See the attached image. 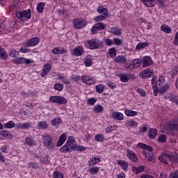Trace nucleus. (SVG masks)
<instances>
[{
  "label": "nucleus",
  "mask_w": 178,
  "mask_h": 178,
  "mask_svg": "<svg viewBox=\"0 0 178 178\" xmlns=\"http://www.w3.org/2000/svg\"><path fill=\"white\" fill-rule=\"evenodd\" d=\"M77 143L73 138H68L65 145L60 148V152L63 154H67V152H72L74 149H76Z\"/></svg>",
  "instance_id": "f257e3e1"
},
{
  "label": "nucleus",
  "mask_w": 178,
  "mask_h": 178,
  "mask_svg": "<svg viewBox=\"0 0 178 178\" xmlns=\"http://www.w3.org/2000/svg\"><path fill=\"white\" fill-rule=\"evenodd\" d=\"M42 140L43 147L44 148H47V149H54V147H55V143L52 140V137L48 134L42 135Z\"/></svg>",
  "instance_id": "f03ea898"
},
{
  "label": "nucleus",
  "mask_w": 178,
  "mask_h": 178,
  "mask_svg": "<svg viewBox=\"0 0 178 178\" xmlns=\"http://www.w3.org/2000/svg\"><path fill=\"white\" fill-rule=\"evenodd\" d=\"M84 45L88 49H98L101 47V40L98 38H92L86 40Z\"/></svg>",
  "instance_id": "7ed1b4c3"
},
{
  "label": "nucleus",
  "mask_w": 178,
  "mask_h": 178,
  "mask_svg": "<svg viewBox=\"0 0 178 178\" xmlns=\"http://www.w3.org/2000/svg\"><path fill=\"white\" fill-rule=\"evenodd\" d=\"M16 17L21 22H26L27 19H31V10H24L16 13Z\"/></svg>",
  "instance_id": "20e7f679"
},
{
  "label": "nucleus",
  "mask_w": 178,
  "mask_h": 178,
  "mask_svg": "<svg viewBox=\"0 0 178 178\" xmlns=\"http://www.w3.org/2000/svg\"><path fill=\"white\" fill-rule=\"evenodd\" d=\"M49 101L52 102V104H60V105L67 104V99L62 96H51Z\"/></svg>",
  "instance_id": "39448f33"
},
{
  "label": "nucleus",
  "mask_w": 178,
  "mask_h": 178,
  "mask_svg": "<svg viewBox=\"0 0 178 178\" xmlns=\"http://www.w3.org/2000/svg\"><path fill=\"white\" fill-rule=\"evenodd\" d=\"M72 23L74 29H76L77 30H80V29H83V27H86V26H87V20L83 19H74Z\"/></svg>",
  "instance_id": "423d86ee"
},
{
  "label": "nucleus",
  "mask_w": 178,
  "mask_h": 178,
  "mask_svg": "<svg viewBox=\"0 0 178 178\" xmlns=\"http://www.w3.org/2000/svg\"><path fill=\"white\" fill-rule=\"evenodd\" d=\"M144 156L149 161V162H152L153 163H155L156 159L155 157V155L152 154V152H148L145 150L143 151Z\"/></svg>",
  "instance_id": "0eeeda50"
},
{
  "label": "nucleus",
  "mask_w": 178,
  "mask_h": 178,
  "mask_svg": "<svg viewBox=\"0 0 178 178\" xmlns=\"http://www.w3.org/2000/svg\"><path fill=\"white\" fill-rule=\"evenodd\" d=\"M111 118L112 119H114V120L122 121L123 120V119H124V115H123V113L119 111H113L111 113Z\"/></svg>",
  "instance_id": "6e6552de"
},
{
  "label": "nucleus",
  "mask_w": 178,
  "mask_h": 178,
  "mask_svg": "<svg viewBox=\"0 0 178 178\" xmlns=\"http://www.w3.org/2000/svg\"><path fill=\"white\" fill-rule=\"evenodd\" d=\"M127 155L129 159H130V161H132V162H135V163L138 162V159L137 158V155L132 150L128 149L127 151Z\"/></svg>",
  "instance_id": "1a4fd4ad"
},
{
  "label": "nucleus",
  "mask_w": 178,
  "mask_h": 178,
  "mask_svg": "<svg viewBox=\"0 0 178 178\" xmlns=\"http://www.w3.org/2000/svg\"><path fill=\"white\" fill-rule=\"evenodd\" d=\"M82 81L85 84H90V85L95 84V80L94 79V78L90 76H86V75L82 76Z\"/></svg>",
  "instance_id": "9d476101"
},
{
  "label": "nucleus",
  "mask_w": 178,
  "mask_h": 178,
  "mask_svg": "<svg viewBox=\"0 0 178 178\" xmlns=\"http://www.w3.org/2000/svg\"><path fill=\"white\" fill-rule=\"evenodd\" d=\"M52 69V67L51 66V64H46L44 65L43 69L40 73L41 77H45L49 72H51V70Z\"/></svg>",
  "instance_id": "9b49d317"
},
{
  "label": "nucleus",
  "mask_w": 178,
  "mask_h": 178,
  "mask_svg": "<svg viewBox=\"0 0 178 178\" xmlns=\"http://www.w3.org/2000/svg\"><path fill=\"white\" fill-rule=\"evenodd\" d=\"M154 74V71L152 70H144L140 74V76H142L143 79H149L151 76Z\"/></svg>",
  "instance_id": "f8f14e48"
},
{
  "label": "nucleus",
  "mask_w": 178,
  "mask_h": 178,
  "mask_svg": "<svg viewBox=\"0 0 178 178\" xmlns=\"http://www.w3.org/2000/svg\"><path fill=\"white\" fill-rule=\"evenodd\" d=\"M137 148H141L142 149H143V151H148L147 152H152V147L149 145H147L145 143H139L137 144L136 145Z\"/></svg>",
  "instance_id": "ddd939ff"
},
{
  "label": "nucleus",
  "mask_w": 178,
  "mask_h": 178,
  "mask_svg": "<svg viewBox=\"0 0 178 178\" xmlns=\"http://www.w3.org/2000/svg\"><path fill=\"white\" fill-rule=\"evenodd\" d=\"M83 53L84 49L81 46H77L72 51L73 55H74L75 56H81V55H83Z\"/></svg>",
  "instance_id": "4468645a"
},
{
  "label": "nucleus",
  "mask_w": 178,
  "mask_h": 178,
  "mask_svg": "<svg viewBox=\"0 0 178 178\" xmlns=\"http://www.w3.org/2000/svg\"><path fill=\"white\" fill-rule=\"evenodd\" d=\"M159 159L165 165L169 164V153H163L159 157Z\"/></svg>",
  "instance_id": "2eb2a0df"
},
{
  "label": "nucleus",
  "mask_w": 178,
  "mask_h": 178,
  "mask_svg": "<svg viewBox=\"0 0 178 178\" xmlns=\"http://www.w3.org/2000/svg\"><path fill=\"white\" fill-rule=\"evenodd\" d=\"M51 54L54 55H60L61 54H67V51L63 47H55L52 49Z\"/></svg>",
  "instance_id": "dca6fc26"
},
{
  "label": "nucleus",
  "mask_w": 178,
  "mask_h": 178,
  "mask_svg": "<svg viewBox=\"0 0 178 178\" xmlns=\"http://www.w3.org/2000/svg\"><path fill=\"white\" fill-rule=\"evenodd\" d=\"M40 42V38H32L28 42H26V44L28 47H35V45H38V43Z\"/></svg>",
  "instance_id": "f3484780"
},
{
  "label": "nucleus",
  "mask_w": 178,
  "mask_h": 178,
  "mask_svg": "<svg viewBox=\"0 0 178 178\" xmlns=\"http://www.w3.org/2000/svg\"><path fill=\"white\" fill-rule=\"evenodd\" d=\"M152 65V58L150 56H145L143 58V67H147V66H151Z\"/></svg>",
  "instance_id": "a211bd4d"
},
{
  "label": "nucleus",
  "mask_w": 178,
  "mask_h": 178,
  "mask_svg": "<svg viewBox=\"0 0 178 178\" xmlns=\"http://www.w3.org/2000/svg\"><path fill=\"white\" fill-rule=\"evenodd\" d=\"M97 12L99 13V15H104V16H106V17H109V11L108 10V8H105L102 6L97 8Z\"/></svg>",
  "instance_id": "6ab92c4d"
},
{
  "label": "nucleus",
  "mask_w": 178,
  "mask_h": 178,
  "mask_svg": "<svg viewBox=\"0 0 178 178\" xmlns=\"http://www.w3.org/2000/svg\"><path fill=\"white\" fill-rule=\"evenodd\" d=\"M17 129H22L23 130H27V129H30L31 127V122H23L21 124H17L16 125Z\"/></svg>",
  "instance_id": "aec40b11"
},
{
  "label": "nucleus",
  "mask_w": 178,
  "mask_h": 178,
  "mask_svg": "<svg viewBox=\"0 0 178 178\" xmlns=\"http://www.w3.org/2000/svg\"><path fill=\"white\" fill-rule=\"evenodd\" d=\"M67 138V136L66 134H61L58 140L56 146L61 147V145H63V144H65V141H66Z\"/></svg>",
  "instance_id": "412c9836"
},
{
  "label": "nucleus",
  "mask_w": 178,
  "mask_h": 178,
  "mask_svg": "<svg viewBox=\"0 0 178 178\" xmlns=\"http://www.w3.org/2000/svg\"><path fill=\"white\" fill-rule=\"evenodd\" d=\"M101 162V157L99 156H97L92 157L90 161H89L88 165L89 166H94L97 165V163H99Z\"/></svg>",
  "instance_id": "4be33fe9"
},
{
  "label": "nucleus",
  "mask_w": 178,
  "mask_h": 178,
  "mask_svg": "<svg viewBox=\"0 0 178 178\" xmlns=\"http://www.w3.org/2000/svg\"><path fill=\"white\" fill-rule=\"evenodd\" d=\"M110 33H111L114 35H122V29L118 26L112 27L110 29Z\"/></svg>",
  "instance_id": "5701e85b"
},
{
  "label": "nucleus",
  "mask_w": 178,
  "mask_h": 178,
  "mask_svg": "<svg viewBox=\"0 0 178 178\" xmlns=\"http://www.w3.org/2000/svg\"><path fill=\"white\" fill-rule=\"evenodd\" d=\"M170 129L172 131H178V118H175L173 122L170 123Z\"/></svg>",
  "instance_id": "b1692460"
},
{
  "label": "nucleus",
  "mask_w": 178,
  "mask_h": 178,
  "mask_svg": "<svg viewBox=\"0 0 178 178\" xmlns=\"http://www.w3.org/2000/svg\"><path fill=\"white\" fill-rule=\"evenodd\" d=\"M156 136H158V131L154 128L150 129L149 131V138H150V140H155Z\"/></svg>",
  "instance_id": "393cba45"
},
{
  "label": "nucleus",
  "mask_w": 178,
  "mask_h": 178,
  "mask_svg": "<svg viewBox=\"0 0 178 178\" xmlns=\"http://www.w3.org/2000/svg\"><path fill=\"white\" fill-rule=\"evenodd\" d=\"M149 46V42H139L136 46V51H140V49H144V48H147V47Z\"/></svg>",
  "instance_id": "a878e982"
},
{
  "label": "nucleus",
  "mask_w": 178,
  "mask_h": 178,
  "mask_svg": "<svg viewBox=\"0 0 178 178\" xmlns=\"http://www.w3.org/2000/svg\"><path fill=\"white\" fill-rule=\"evenodd\" d=\"M166 99H168L169 101H171V102H174L177 105H178V97L176 96L175 94H170L168 95L166 97Z\"/></svg>",
  "instance_id": "bb28decb"
},
{
  "label": "nucleus",
  "mask_w": 178,
  "mask_h": 178,
  "mask_svg": "<svg viewBox=\"0 0 178 178\" xmlns=\"http://www.w3.org/2000/svg\"><path fill=\"white\" fill-rule=\"evenodd\" d=\"M152 86L153 87V90H159V87H161V83H159V81H156V76L152 79Z\"/></svg>",
  "instance_id": "cd10ccee"
},
{
  "label": "nucleus",
  "mask_w": 178,
  "mask_h": 178,
  "mask_svg": "<svg viewBox=\"0 0 178 178\" xmlns=\"http://www.w3.org/2000/svg\"><path fill=\"white\" fill-rule=\"evenodd\" d=\"M141 1L145 6H148V8H154L155 6V0H140Z\"/></svg>",
  "instance_id": "c85d7f7f"
},
{
  "label": "nucleus",
  "mask_w": 178,
  "mask_h": 178,
  "mask_svg": "<svg viewBox=\"0 0 178 178\" xmlns=\"http://www.w3.org/2000/svg\"><path fill=\"white\" fill-rule=\"evenodd\" d=\"M168 161L172 163H178V157L172 153H168Z\"/></svg>",
  "instance_id": "c756f323"
},
{
  "label": "nucleus",
  "mask_w": 178,
  "mask_h": 178,
  "mask_svg": "<svg viewBox=\"0 0 178 178\" xmlns=\"http://www.w3.org/2000/svg\"><path fill=\"white\" fill-rule=\"evenodd\" d=\"M169 90V85L165 83L163 86L159 88V94L160 95H163L167 90Z\"/></svg>",
  "instance_id": "7c9ffc66"
},
{
  "label": "nucleus",
  "mask_w": 178,
  "mask_h": 178,
  "mask_svg": "<svg viewBox=\"0 0 178 178\" xmlns=\"http://www.w3.org/2000/svg\"><path fill=\"white\" fill-rule=\"evenodd\" d=\"M0 58L2 59V60H6L8 59V53H6V51L2 47L0 46Z\"/></svg>",
  "instance_id": "2f4dec72"
},
{
  "label": "nucleus",
  "mask_w": 178,
  "mask_h": 178,
  "mask_svg": "<svg viewBox=\"0 0 178 178\" xmlns=\"http://www.w3.org/2000/svg\"><path fill=\"white\" fill-rule=\"evenodd\" d=\"M84 63L86 67H90L92 65V56H87L84 59Z\"/></svg>",
  "instance_id": "473e14b6"
},
{
  "label": "nucleus",
  "mask_w": 178,
  "mask_h": 178,
  "mask_svg": "<svg viewBox=\"0 0 178 178\" xmlns=\"http://www.w3.org/2000/svg\"><path fill=\"white\" fill-rule=\"evenodd\" d=\"M118 165H120L123 170H127V168H129V163L124 160H119L117 161Z\"/></svg>",
  "instance_id": "72a5a7b5"
},
{
  "label": "nucleus",
  "mask_w": 178,
  "mask_h": 178,
  "mask_svg": "<svg viewBox=\"0 0 178 178\" xmlns=\"http://www.w3.org/2000/svg\"><path fill=\"white\" fill-rule=\"evenodd\" d=\"M95 140H96L97 143H104L105 141V136L102 134H98L95 136Z\"/></svg>",
  "instance_id": "f704fd0d"
},
{
  "label": "nucleus",
  "mask_w": 178,
  "mask_h": 178,
  "mask_svg": "<svg viewBox=\"0 0 178 178\" xmlns=\"http://www.w3.org/2000/svg\"><path fill=\"white\" fill-rule=\"evenodd\" d=\"M120 80L122 83H128L129 80H130V75L127 74H122L120 76Z\"/></svg>",
  "instance_id": "c9c22d12"
},
{
  "label": "nucleus",
  "mask_w": 178,
  "mask_h": 178,
  "mask_svg": "<svg viewBox=\"0 0 178 178\" xmlns=\"http://www.w3.org/2000/svg\"><path fill=\"white\" fill-rule=\"evenodd\" d=\"M38 127L41 130L48 129V124L45 121H40L38 122Z\"/></svg>",
  "instance_id": "e433bc0d"
},
{
  "label": "nucleus",
  "mask_w": 178,
  "mask_h": 178,
  "mask_svg": "<svg viewBox=\"0 0 178 178\" xmlns=\"http://www.w3.org/2000/svg\"><path fill=\"white\" fill-rule=\"evenodd\" d=\"M145 169L144 165H140V167H132V172L136 173V175H138V173H141Z\"/></svg>",
  "instance_id": "4c0bfd02"
},
{
  "label": "nucleus",
  "mask_w": 178,
  "mask_h": 178,
  "mask_svg": "<svg viewBox=\"0 0 178 178\" xmlns=\"http://www.w3.org/2000/svg\"><path fill=\"white\" fill-rule=\"evenodd\" d=\"M58 80H61V81H62V83H63V84H67V86H69V84H70V81L69 80V79H67V77H66L65 76L58 75Z\"/></svg>",
  "instance_id": "58836bf2"
},
{
  "label": "nucleus",
  "mask_w": 178,
  "mask_h": 178,
  "mask_svg": "<svg viewBox=\"0 0 178 178\" xmlns=\"http://www.w3.org/2000/svg\"><path fill=\"white\" fill-rule=\"evenodd\" d=\"M104 111V106L100 104H97L93 107L94 113H101Z\"/></svg>",
  "instance_id": "ea45409f"
},
{
  "label": "nucleus",
  "mask_w": 178,
  "mask_h": 178,
  "mask_svg": "<svg viewBox=\"0 0 178 178\" xmlns=\"http://www.w3.org/2000/svg\"><path fill=\"white\" fill-rule=\"evenodd\" d=\"M177 72H178V67H173L172 69L169 72V74L171 79H173V77H176V76H177Z\"/></svg>",
  "instance_id": "a19ab883"
},
{
  "label": "nucleus",
  "mask_w": 178,
  "mask_h": 178,
  "mask_svg": "<svg viewBox=\"0 0 178 178\" xmlns=\"http://www.w3.org/2000/svg\"><path fill=\"white\" fill-rule=\"evenodd\" d=\"M161 30L167 34H170V33H172V29H170V27L166 24L161 25Z\"/></svg>",
  "instance_id": "79ce46f5"
},
{
  "label": "nucleus",
  "mask_w": 178,
  "mask_h": 178,
  "mask_svg": "<svg viewBox=\"0 0 178 178\" xmlns=\"http://www.w3.org/2000/svg\"><path fill=\"white\" fill-rule=\"evenodd\" d=\"M124 113L127 116H129L131 118H133V116H137V111L125 109Z\"/></svg>",
  "instance_id": "37998d69"
},
{
  "label": "nucleus",
  "mask_w": 178,
  "mask_h": 178,
  "mask_svg": "<svg viewBox=\"0 0 178 178\" xmlns=\"http://www.w3.org/2000/svg\"><path fill=\"white\" fill-rule=\"evenodd\" d=\"M51 124L53 126L58 127L59 124H62V119L56 117L53 120H51Z\"/></svg>",
  "instance_id": "c03bdc74"
},
{
  "label": "nucleus",
  "mask_w": 178,
  "mask_h": 178,
  "mask_svg": "<svg viewBox=\"0 0 178 178\" xmlns=\"http://www.w3.org/2000/svg\"><path fill=\"white\" fill-rule=\"evenodd\" d=\"M98 172H99V167H97V166L91 167L88 170V172L90 173V175H97Z\"/></svg>",
  "instance_id": "a18cd8bd"
},
{
  "label": "nucleus",
  "mask_w": 178,
  "mask_h": 178,
  "mask_svg": "<svg viewBox=\"0 0 178 178\" xmlns=\"http://www.w3.org/2000/svg\"><path fill=\"white\" fill-rule=\"evenodd\" d=\"M143 60L140 58H137L133 60L132 64L134 66V69H136V67H140V65H141Z\"/></svg>",
  "instance_id": "49530a36"
},
{
  "label": "nucleus",
  "mask_w": 178,
  "mask_h": 178,
  "mask_svg": "<svg viewBox=\"0 0 178 178\" xmlns=\"http://www.w3.org/2000/svg\"><path fill=\"white\" fill-rule=\"evenodd\" d=\"M0 134L6 138H12V135H10V132H9V131L3 130L0 131Z\"/></svg>",
  "instance_id": "de8ad7c7"
},
{
  "label": "nucleus",
  "mask_w": 178,
  "mask_h": 178,
  "mask_svg": "<svg viewBox=\"0 0 178 178\" xmlns=\"http://www.w3.org/2000/svg\"><path fill=\"white\" fill-rule=\"evenodd\" d=\"M108 17H106L102 14L101 15H98V16L95 17L94 18V20H95V22H102V21L105 20V19H108Z\"/></svg>",
  "instance_id": "09e8293b"
},
{
  "label": "nucleus",
  "mask_w": 178,
  "mask_h": 178,
  "mask_svg": "<svg viewBox=\"0 0 178 178\" xmlns=\"http://www.w3.org/2000/svg\"><path fill=\"white\" fill-rule=\"evenodd\" d=\"M16 126V124L13 121H9L4 124V129H13Z\"/></svg>",
  "instance_id": "8fccbe9b"
},
{
  "label": "nucleus",
  "mask_w": 178,
  "mask_h": 178,
  "mask_svg": "<svg viewBox=\"0 0 178 178\" xmlns=\"http://www.w3.org/2000/svg\"><path fill=\"white\" fill-rule=\"evenodd\" d=\"M127 127H137L138 124L137 122L133 121V120H129V121H127L126 123H125Z\"/></svg>",
  "instance_id": "3c124183"
},
{
  "label": "nucleus",
  "mask_w": 178,
  "mask_h": 178,
  "mask_svg": "<svg viewBox=\"0 0 178 178\" xmlns=\"http://www.w3.org/2000/svg\"><path fill=\"white\" fill-rule=\"evenodd\" d=\"M44 6H45V3L44 2H41L37 6V10L38 13H42L44 12Z\"/></svg>",
  "instance_id": "603ef678"
},
{
  "label": "nucleus",
  "mask_w": 178,
  "mask_h": 178,
  "mask_svg": "<svg viewBox=\"0 0 178 178\" xmlns=\"http://www.w3.org/2000/svg\"><path fill=\"white\" fill-rule=\"evenodd\" d=\"M15 63V65H22V63H24V58L18 57L13 60Z\"/></svg>",
  "instance_id": "864d4df0"
},
{
  "label": "nucleus",
  "mask_w": 178,
  "mask_h": 178,
  "mask_svg": "<svg viewBox=\"0 0 178 178\" xmlns=\"http://www.w3.org/2000/svg\"><path fill=\"white\" fill-rule=\"evenodd\" d=\"M104 88V84H99L96 86V92H98V94H102Z\"/></svg>",
  "instance_id": "5fc2aeb1"
},
{
  "label": "nucleus",
  "mask_w": 178,
  "mask_h": 178,
  "mask_svg": "<svg viewBox=\"0 0 178 178\" xmlns=\"http://www.w3.org/2000/svg\"><path fill=\"white\" fill-rule=\"evenodd\" d=\"M115 61L118 63H124L126 61V57L123 56H119L115 59Z\"/></svg>",
  "instance_id": "6e6d98bb"
},
{
  "label": "nucleus",
  "mask_w": 178,
  "mask_h": 178,
  "mask_svg": "<svg viewBox=\"0 0 178 178\" xmlns=\"http://www.w3.org/2000/svg\"><path fill=\"white\" fill-rule=\"evenodd\" d=\"M40 163L42 165L45 163H49V156L48 155H45L44 157H42L40 161Z\"/></svg>",
  "instance_id": "4d7b16f0"
},
{
  "label": "nucleus",
  "mask_w": 178,
  "mask_h": 178,
  "mask_svg": "<svg viewBox=\"0 0 178 178\" xmlns=\"http://www.w3.org/2000/svg\"><path fill=\"white\" fill-rule=\"evenodd\" d=\"M8 55L10 58H17V56H19V53L15 49H11L9 51Z\"/></svg>",
  "instance_id": "13d9d810"
},
{
  "label": "nucleus",
  "mask_w": 178,
  "mask_h": 178,
  "mask_svg": "<svg viewBox=\"0 0 178 178\" xmlns=\"http://www.w3.org/2000/svg\"><path fill=\"white\" fill-rule=\"evenodd\" d=\"M159 143H166V140H168V137L165 135L161 134L158 138Z\"/></svg>",
  "instance_id": "bf43d9fd"
},
{
  "label": "nucleus",
  "mask_w": 178,
  "mask_h": 178,
  "mask_svg": "<svg viewBox=\"0 0 178 178\" xmlns=\"http://www.w3.org/2000/svg\"><path fill=\"white\" fill-rule=\"evenodd\" d=\"M124 66L125 67V69H127L128 70H133V69H134V67L133 65V63H125L124 64Z\"/></svg>",
  "instance_id": "052dcab7"
},
{
  "label": "nucleus",
  "mask_w": 178,
  "mask_h": 178,
  "mask_svg": "<svg viewBox=\"0 0 178 178\" xmlns=\"http://www.w3.org/2000/svg\"><path fill=\"white\" fill-rule=\"evenodd\" d=\"M54 178H63V174L59 171H54L53 173Z\"/></svg>",
  "instance_id": "680f3d73"
},
{
  "label": "nucleus",
  "mask_w": 178,
  "mask_h": 178,
  "mask_svg": "<svg viewBox=\"0 0 178 178\" xmlns=\"http://www.w3.org/2000/svg\"><path fill=\"white\" fill-rule=\"evenodd\" d=\"M54 90H56V91H62L63 90V85L60 83H57L54 85Z\"/></svg>",
  "instance_id": "e2e57ef3"
},
{
  "label": "nucleus",
  "mask_w": 178,
  "mask_h": 178,
  "mask_svg": "<svg viewBox=\"0 0 178 178\" xmlns=\"http://www.w3.org/2000/svg\"><path fill=\"white\" fill-rule=\"evenodd\" d=\"M108 54L111 58H114L116 56V49L115 47L109 49Z\"/></svg>",
  "instance_id": "0e129e2a"
},
{
  "label": "nucleus",
  "mask_w": 178,
  "mask_h": 178,
  "mask_svg": "<svg viewBox=\"0 0 178 178\" xmlns=\"http://www.w3.org/2000/svg\"><path fill=\"white\" fill-rule=\"evenodd\" d=\"M136 92L140 95V97H147V93L143 88H136Z\"/></svg>",
  "instance_id": "69168bd1"
},
{
  "label": "nucleus",
  "mask_w": 178,
  "mask_h": 178,
  "mask_svg": "<svg viewBox=\"0 0 178 178\" xmlns=\"http://www.w3.org/2000/svg\"><path fill=\"white\" fill-rule=\"evenodd\" d=\"M95 26H96V29L98 30V31H100L101 30H104V29H105V24H104L103 23L95 24Z\"/></svg>",
  "instance_id": "338daca9"
},
{
  "label": "nucleus",
  "mask_w": 178,
  "mask_h": 178,
  "mask_svg": "<svg viewBox=\"0 0 178 178\" xmlns=\"http://www.w3.org/2000/svg\"><path fill=\"white\" fill-rule=\"evenodd\" d=\"M169 178H178V170L170 174Z\"/></svg>",
  "instance_id": "774afa93"
}]
</instances>
